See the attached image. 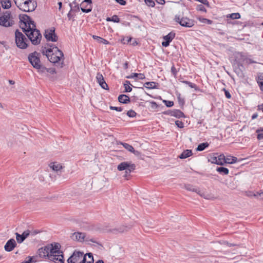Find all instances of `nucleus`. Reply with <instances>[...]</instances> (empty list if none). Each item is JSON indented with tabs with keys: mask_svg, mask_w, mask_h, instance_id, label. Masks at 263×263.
I'll use <instances>...</instances> for the list:
<instances>
[{
	"mask_svg": "<svg viewBox=\"0 0 263 263\" xmlns=\"http://www.w3.org/2000/svg\"><path fill=\"white\" fill-rule=\"evenodd\" d=\"M42 53L45 55L49 61L54 64H58L60 68L63 67L64 54L59 48L53 45H50V48H45L42 50Z\"/></svg>",
	"mask_w": 263,
	"mask_h": 263,
	"instance_id": "obj_1",
	"label": "nucleus"
},
{
	"mask_svg": "<svg viewBox=\"0 0 263 263\" xmlns=\"http://www.w3.org/2000/svg\"><path fill=\"white\" fill-rule=\"evenodd\" d=\"M49 252V259L55 263H64L63 252L60 250L61 245L59 243L47 245Z\"/></svg>",
	"mask_w": 263,
	"mask_h": 263,
	"instance_id": "obj_2",
	"label": "nucleus"
},
{
	"mask_svg": "<svg viewBox=\"0 0 263 263\" xmlns=\"http://www.w3.org/2000/svg\"><path fill=\"white\" fill-rule=\"evenodd\" d=\"M93 257L92 253L85 255L80 251H74L68 259V263H93Z\"/></svg>",
	"mask_w": 263,
	"mask_h": 263,
	"instance_id": "obj_3",
	"label": "nucleus"
},
{
	"mask_svg": "<svg viewBox=\"0 0 263 263\" xmlns=\"http://www.w3.org/2000/svg\"><path fill=\"white\" fill-rule=\"evenodd\" d=\"M22 29L32 44L36 45L40 43L42 35L39 30L31 29V28H29V29H26L23 27H22Z\"/></svg>",
	"mask_w": 263,
	"mask_h": 263,
	"instance_id": "obj_4",
	"label": "nucleus"
},
{
	"mask_svg": "<svg viewBox=\"0 0 263 263\" xmlns=\"http://www.w3.org/2000/svg\"><path fill=\"white\" fill-rule=\"evenodd\" d=\"M18 8L24 12H32L36 8V2L34 0H22V2L18 5L15 0H14Z\"/></svg>",
	"mask_w": 263,
	"mask_h": 263,
	"instance_id": "obj_5",
	"label": "nucleus"
},
{
	"mask_svg": "<svg viewBox=\"0 0 263 263\" xmlns=\"http://www.w3.org/2000/svg\"><path fill=\"white\" fill-rule=\"evenodd\" d=\"M71 238L73 240H77L80 242H82L84 240L86 241H91L101 247H103L101 243L98 240V239L87 237L86 234L84 233L74 232L72 234Z\"/></svg>",
	"mask_w": 263,
	"mask_h": 263,
	"instance_id": "obj_6",
	"label": "nucleus"
},
{
	"mask_svg": "<svg viewBox=\"0 0 263 263\" xmlns=\"http://www.w3.org/2000/svg\"><path fill=\"white\" fill-rule=\"evenodd\" d=\"M15 40L18 48L20 49H26L27 47V39L18 30H16L15 32Z\"/></svg>",
	"mask_w": 263,
	"mask_h": 263,
	"instance_id": "obj_7",
	"label": "nucleus"
},
{
	"mask_svg": "<svg viewBox=\"0 0 263 263\" xmlns=\"http://www.w3.org/2000/svg\"><path fill=\"white\" fill-rule=\"evenodd\" d=\"M40 53L35 51L28 55V61L32 66L35 69L40 68L41 65L40 59Z\"/></svg>",
	"mask_w": 263,
	"mask_h": 263,
	"instance_id": "obj_8",
	"label": "nucleus"
},
{
	"mask_svg": "<svg viewBox=\"0 0 263 263\" xmlns=\"http://www.w3.org/2000/svg\"><path fill=\"white\" fill-rule=\"evenodd\" d=\"M11 13L9 11H6L3 15L0 17V25L5 27L12 26L14 24V21L11 19Z\"/></svg>",
	"mask_w": 263,
	"mask_h": 263,
	"instance_id": "obj_9",
	"label": "nucleus"
},
{
	"mask_svg": "<svg viewBox=\"0 0 263 263\" xmlns=\"http://www.w3.org/2000/svg\"><path fill=\"white\" fill-rule=\"evenodd\" d=\"M175 20L179 23L181 26L190 28L195 24V21L186 17H180L179 16H175Z\"/></svg>",
	"mask_w": 263,
	"mask_h": 263,
	"instance_id": "obj_10",
	"label": "nucleus"
},
{
	"mask_svg": "<svg viewBox=\"0 0 263 263\" xmlns=\"http://www.w3.org/2000/svg\"><path fill=\"white\" fill-rule=\"evenodd\" d=\"M44 36L47 41L57 42L58 39V37L55 33V29L54 28L45 30Z\"/></svg>",
	"mask_w": 263,
	"mask_h": 263,
	"instance_id": "obj_11",
	"label": "nucleus"
},
{
	"mask_svg": "<svg viewBox=\"0 0 263 263\" xmlns=\"http://www.w3.org/2000/svg\"><path fill=\"white\" fill-rule=\"evenodd\" d=\"M92 3L91 0H84L81 4V10L83 12L88 13L91 11L92 7L90 4Z\"/></svg>",
	"mask_w": 263,
	"mask_h": 263,
	"instance_id": "obj_12",
	"label": "nucleus"
},
{
	"mask_svg": "<svg viewBox=\"0 0 263 263\" xmlns=\"http://www.w3.org/2000/svg\"><path fill=\"white\" fill-rule=\"evenodd\" d=\"M96 79H97V82H98V83L103 89H104L105 90L109 89L108 85L105 82L104 77L101 73H100V72L97 73V76H96Z\"/></svg>",
	"mask_w": 263,
	"mask_h": 263,
	"instance_id": "obj_13",
	"label": "nucleus"
},
{
	"mask_svg": "<svg viewBox=\"0 0 263 263\" xmlns=\"http://www.w3.org/2000/svg\"><path fill=\"white\" fill-rule=\"evenodd\" d=\"M225 159V156L224 155H220L218 157L216 156H212L211 157L209 161L211 162L212 163L220 165H222L224 164V160Z\"/></svg>",
	"mask_w": 263,
	"mask_h": 263,
	"instance_id": "obj_14",
	"label": "nucleus"
},
{
	"mask_svg": "<svg viewBox=\"0 0 263 263\" xmlns=\"http://www.w3.org/2000/svg\"><path fill=\"white\" fill-rule=\"evenodd\" d=\"M175 36V33L172 31L170 32L166 35H165L163 37V39L165 40V41L162 42V45L163 47H166L169 46L170 43L172 42V41L174 39Z\"/></svg>",
	"mask_w": 263,
	"mask_h": 263,
	"instance_id": "obj_15",
	"label": "nucleus"
},
{
	"mask_svg": "<svg viewBox=\"0 0 263 263\" xmlns=\"http://www.w3.org/2000/svg\"><path fill=\"white\" fill-rule=\"evenodd\" d=\"M130 167V169L136 168L135 164L130 162H123L120 163L117 166V169L120 171L126 170Z\"/></svg>",
	"mask_w": 263,
	"mask_h": 263,
	"instance_id": "obj_16",
	"label": "nucleus"
},
{
	"mask_svg": "<svg viewBox=\"0 0 263 263\" xmlns=\"http://www.w3.org/2000/svg\"><path fill=\"white\" fill-rule=\"evenodd\" d=\"M184 188L186 190H187L189 191H191V192H193L197 193L200 196L203 197L204 198L209 199V198H208V197L205 196L204 193H202L199 190V189L195 188L193 185H192L191 184H185V185H184Z\"/></svg>",
	"mask_w": 263,
	"mask_h": 263,
	"instance_id": "obj_17",
	"label": "nucleus"
},
{
	"mask_svg": "<svg viewBox=\"0 0 263 263\" xmlns=\"http://www.w3.org/2000/svg\"><path fill=\"white\" fill-rule=\"evenodd\" d=\"M16 246V242L15 240L14 239L11 238L7 241L4 246V248L5 251L10 252L12 251Z\"/></svg>",
	"mask_w": 263,
	"mask_h": 263,
	"instance_id": "obj_18",
	"label": "nucleus"
},
{
	"mask_svg": "<svg viewBox=\"0 0 263 263\" xmlns=\"http://www.w3.org/2000/svg\"><path fill=\"white\" fill-rule=\"evenodd\" d=\"M30 231L29 230L25 231L22 235L16 233V239L18 243L23 242L24 240L30 235Z\"/></svg>",
	"mask_w": 263,
	"mask_h": 263,
	"instance_id": "obj_19",
	"label": "nucleus"
},
{
	"mask_svg": "<svg viewBox=\"0 0 263 263\" xmlns=\"http://www.w3.org/2000/svg\"><path fill=\"white\" fill-rule=\"evenodd\" d=\"M47 245L40 248L37 250V254L41 258L48 257L49 258V252L48 250Z\"/></svg>",
	"mask_w": 263,
	"mask_h": 263,
	"instance_id": "obj_20",
	"label": "nucleus"
},
{
	"mask_svg": "<svg viewBox=\"0 0 263 263\" xmlns=\"http://www.w3.org/2000/svg\"><path fill=\"white\" fill-rule=\"evenodd\" d=\"M49 167L52 168L53 171L57 173L63 168L62 165L57 162L50 163L49 164Z\"/></svg>",
	"mask_w": 263,
	"mask_h": 263,
	"instance_id": "obj_21",
	"label": "nucleus"
},
{
	"mask_svg": "<svg viewBox=\"0 0 263 263\" xmlns=\"http://www.w3.org/2000/svg\"><path fill=\"white\" fill-rule=\"evenodd\" d=\"M30 17L27 14H22L20 15V20L21 22V25H24L23 26L24 28L27 27V23H28V21H29Z\"/></svg>",
	"mask_w": 263,
	"mask_h": 263,
	"instance_id": "obj_22",
	"label": "nucleus"
},
{
	"mask_svg": "<svg viewBox=\"0 0 263 263\" xmlns=\"http://www.w3.org/2000/svg\"><path fill=\"white\" fill-rule=\"evenodd\" d=\"M119 102L123 104H127L130 102V98L126 95H120L118 97Z\"/></svg>",
	"mask_w": 263,
	"mask_h": 263,
	"instance_id": "obj_23",
	"label": "nucleus"
},
{
	"mask_svg": "<svg viewBox=\"0 0 263 263\" xmlns=\"http://www.w3.org/2000/svg\"><path fill=\"white\" fill-rule=\"evenodd\" d=\"M171 116L176 117L177 118H180L184 117L183 112L178 109H174L172 110V111L171 112Z\"/></svg>",
	"mask_w": 263,
	"mask_h": 263,
	"instance_id": "obj_24",
	"label": "nucleus"
},
{
	"mask_svg": "<svg viewBox=\"0 0 263 263\" xmlns=\"http://www.w3.org/2000/svg\"><path fill=\"white\" fill-rule=\"evenodd\" d=\"M237 161V158L236 157L229 156L225 157L224 160V163L233 164Z\"/></svg>",
	"mask_w": 263,
	"mask_h": 263,
	"instance_id": "obj_25",
	"label": "nucleus"
},
{
	"mask_svg": "<svg viewBox=\"0 0 263 263\" xmlns=\"http://www.w3.org/2000/svg\"><path fill=\"white\" fill-rule=\"evenodd\" d=\"M193 154L192 151L190 149H186L179 156L180 159H185L186 158Z\"/></svg>",
	"mask_w": 263,
	"mask_h": 263,
	"instance_id": "obj_26",
	"label": "nucleus"
},
{
	"mask_svg": "<svg viewBox=\"0 0 263 263\" xmlns=\"http://www.w3.org/2000/svg\"><path fill=\"white\" fill-rule=\"evenodd\" d=\"M2 7L5 9H9L11 6V3L10 0H1L0 1Z\"/></svg>",
	"mask_w": 263,
	"mask_h": 263,
	"instance_id": "obj_27",
	"label": "nucleus"
},
{
	"mask_svg": "<svg viewBox=\"0 0 263 263\" xmlns=\"http://www.w3.org/2000/svg\"><path fill=\"white\" fill-rule=\"evenodd\" d=\"M92 38L97 40L100 43H102L105 45L109 44V42L108 41L100 36L93 35H92Z\"/></svg>",
	"mask_w": 263,
	"mask_h": 263,
	"instance_id": "obj_28",
	"label": "nucleus"
},
{
	"mask_svg": "<svg viewBox=\"0 0 263 263\" xmlns=\"http://www.w3.org/2000/svg\"><path fill=\"white\" fill-rule=\"evenodd\" d=\"M216 171L222 175H228L229 173V169L224 167H217Z\"/></svg>",
	"mask_w": 263,
	"mask_h": 263,
	"instance_id": "obj_29",
	"label": "nucleus"
},
{
	"mask_svg": "<svg viewBox=\"0 0 263 263\" xmlns=\"http://www.w3.org/2000/svg\"><path fill=\"white\" fill-rule=\"evenodd\" d=\"M144 86L147 89H153L156 88L157 87L156 83L155 82H146L144 84Z\"/></svg>",
	"mask_w": 263,
	"mask_h": 263,
	"instance_id": "obj_30",
	"label": "nucleus"
},
{
	"mask_svg": "<svg viewBox=\"0 0 263 263\" xmlns=\"http://www.w3.org/2000/svg\"><path fill=\"white\" fill-rule=\"evenodd\" d=\"M240 14L239 13H231V14H228L227 16V18H230L232 20H235V19H239L240 18Z\"/></svg>",
	"mask_w": 263,
	"mask_h": 263,
	"instance_id": "obj_31",
	"label": "nucleus"
},
{
	"mask_svg": "<svg viewBox=\"0 0 263 263\" xmlns=\"http://www.w3.org/2000/svg\"><path fill=\"white\" fill-rule=\"evenodd\" d=\"M208 146L209 144L207 142L200 143L198 145V147L196 148V150L197 151H202Z\"/></svg>",
	"mask_w": 263,
	"mask_h": 263,
	"instance_id": "obj_32",
	"label": "nucleus"
},
{
	"mask_svg": "<svg viewBox=\"0 0 263 263\" xmlns=\"http://www.w3.org/2000/svg\"><path fill=\"white\" fill-rule=\"evenodd\" d=\"M29 28H31V29H35V24L33 21H32L30 17L29 21H28V23H27V27L26 28V29H29Z\"/></svg>",
	"mask_w": 263,
	"mask_h": 263,
	"instance_id": "obj_33",
	"label": "nucleus"
},
{
	"mask_svg": "<svg viewBox=\"0 0 263 263\" xmlns=\"http://www.w3.org/2000/svg\"><path fill=\"white\" fill-rule=\"evenodd\" d=\"M182 83L188 85L189 86H190L191 88H194L195 90H199V88L198 87V86L194 83H193L187 81H183Z\"/></svg>",
	"mask_w": 263,
	"mask_h": 263,
	"instance_id": "obj_34",
	"label": "nucleus"
},
{
	"mask_svg": "<svg viewBox=\"0 0 263 263\" xmlns=\"http://www.w3.org/2000/svg\"><path fill=\"white\" fill-rule=\"evenodd\" d=\"M197 19L200 22L203 24H212L213 23V21L212 20L205 18H203L201 17H197Z\"/></svg>",
	"mask_w": 263,
	"mask_h": 263,
	"instance_id": "obj_35",
	"label": "nucleus"
},
{
	"mask_svg": "<svg viewBox=\"0 0 263 263\" xmlns=\"http://www.w3.org/2000/svg\"><path fill=\"white\" fill-rule=\"evenodd\" d=\"M257 83L260 89L263 91V75L260 74L258 76Z\"/></svg>",
	"mask_w": 263,
	"mask_h": 263,
	"instance_id": "obj_36",
	"label": "nucleus"
},
{
	"mask_svg": "<svg viewBox=\"0 0 263 263\" xmlns=\"http://www.w3.org/2000/svg\"><path fill=\"white\" fill-rule=\"evenodd\" d=\"M121 144L129 152H132V151H134V147L131 145L125 143H121Z\"/></svg>",
	"mask_w": 263,
	"mask_h": 263,
	"instance_id": "obj_37",
	"label": "nucleus"
},
{
	"mask_svg": "<svg viewBox=\"0 0 263 263\" xmlns=\"http://www.w3.org/2000/svg\"><path fill=\"white\" fill-rule=\"evenodd\" d=\"M69 6L70 7L71 11H72L76 12H78L80 10L79 4H77L75 6H72V3H69Z\"/></svg>",
	"mask_w": 263,
	"mask_h": 263,
	"instance_id": "obj_38",
	"label": "nucleus"
},
{
	"mask_svg": "<svg viewBox=\"0 0 263 263\" xmlns=\"http://www.w3.org/2000/svg\"><path fill=\"white\" fill-rule=\"evenodd\" d=\"M36 69L38 70V72L41 73H46L47 72L48 68L45 67V66L41 65L40 68H37Z\"/></svg>",
	"mask_w": 263,
	"mask_h": 263,
	"instance_id": "obj_39",
	"label": "nucleus"
},
{
	"mask_svg": "<svg viewBox=\"0 0 263 263\" xmlns=\"http://www.w3.org/2000/svg\"><path fill=\"white\" fill-rule=\"evenodd\" d=\"M135 170V168H133L132 170L130 169V167L127 168V170H125V174L124 175L123 177L126 178V180H128L127 177L130 175V173L134 171Z\"/></svg>",
	"mask_w": 263,
	"mask_h": 263,
	"instance_id": "obj_40",
	"label": "nucleus"
},
{
	"mask_svg": "<svg viewBox=\"0 0 263 263\" xmlns=\"http://www.w3.org/2000/svg\"><path fill=\"white\" fill-rule=\"evenodd\" d=\"M136 115H137L136 112L132 109L128 110L127 112V115L129 117H132V118L135 117H136Z\"/></svg>",
	"mask_w": 263,
	"mask_h": 263,
	"instance_id": "obj_41",
	"label": "nucleus"
},
{
	"mask_svg": "<svg viewBox=\"0 0 263 263\" xmlns=\"http://www.w3.org/2000/svg\"><path fill=\"white\" fill-rule=\"evenodd\" d=\"M145 4L149 7H154L155 5V2L153 0H144Z\"/></svg>",
	"mask_w": 263,
	"mask_h": 263,
	"instance_id": "obj_42",
	"label": "nucleus"
},
{
	"mask_svg": "<svg viewBox=\"0 0 263 263\" xmlns=\"http://www.w3.org/2000/svg\"><path fill=\"white\" fill-rule=\"evenodd\" d=\"M197 10L198 11H202V12H206V10L205 8L201 4L198 5L197 6Z\"/></svg>",
	"mask_w": 263,
	"mask_h": 263,
	"instance_id": "obj_43",
	"label": "nucleus"
},
{
	"mask_svg": "<svg viewBox=\"0 0 263 263\" xmlns=\"http://www.w3.org/2000/svg\"><path fill=\"white\" fill-rule=\"evenodd\" d=\"M177 99H178V102H179V104L180 105H182V106L183 105V104L184 103V100L183 98H182L181 97L180 94H179L177 96Z\"/></svg>",
	"mask_w": 263,
	"mask_h": 263,
	"instance_id": "obj_44",
	"label": "nucleus"
},
{
	"mask_svg": "<svg viewBox=\"0 0 263 263\" xmlns=\"http://www.w3.org/2000/svg\"><path fill=\"white\" fill-rule=\"evenodd\" d=\"M175 124L176 125L179 127V128H183L184 127V124L183 123L179 120H177L175 121Z\"/></svg>",
	"mask_w": 263,
	"mask_h": 263,
	"instance_id": "obj_45",
	"label": "nucleus"
},
{
	"mask_svg": "<svg viewBox=\"0 0 263 263\" xmlns=\"http://www.w3.org/2000/svg\"><path fill=\"white\" fill-rule=\"evenodd\" d=\"M163 102L167 107H170L174 105V102L171 101L164 100Z\"/></svg>",
	"mask_w": 263,
	"mask_h": 263,
	"instance_id": "obj_46",
	"label": "nucleus"
},
{
	"mask_svg": "<svg viewBox=\"0 0 263 263\" xmlns=\"http://www.w3.org/2000/svg\"><path fill=\"white\" fill-rule=\"evenodd\" d=\"M111 22H115V23H119L120 22V18L119 17L116 15H114L112 17H111Z\"/></svg>",
	"mask_w": 263,
	"mask_h": 263,
	"instance_id": "obj_47",
	"label": "nucleus"
},
{
	"mask_svg": "<svg viewBox=\"0 0 263 263\" xmlns=\"http://www.w3.org/2000/svg\"><path fill=\"white\" fill-rule=\"evenodd\" d=\"M110 109L111 110H116L117 111H122L123 110V109L121 107L111 106H110Z\"/></svg>",
	"mask_w": 263,
	"mask_h": 263,
	"instance_id": "obj_48",
	"label": "nucleus"
},
{
	"mask_svg": "<svg viewBox=\"0 0 263 263\" xmlns=\"http://www.w3.org/2000/svg\"><path fill=\"white\" fill-rule=\"evenodd\" d=\"M151 104V107L152 109H156L158 107V105L157 104L156 102L154 101H152L150 102Z\"/></svg>",
	"mask_w": 263,
	"mask_h": 263,
	"instance_id": "obj_49",
	"label": "nucleus"
},
{
	"mask_svg": "<svg viewBox=\"0 0 263 263\" xmlns=\"http://www.w3.org/2000/svg\"><path fill=\"white\" fill-rule=\"evenodd\" d=\"M47 73H50L51 74H54L56 73V71H55V68H48Z\"/></svg>",
	"mask_w": 263,
	"mask_h": 263,
	"instance_id": "obj_50",
	"label": "nucleus"
},
{
	"mask_svg": "<svg viewBox=\"0 0 263 263\" xmlns=\"http://www.w3.org/2000/svg\"><path fill=\"white\" fill-rule=\"evenodd\" d=\"M223 90L224 91V93H225V96H226V98L228 99H230L231 98V95L230 93L229 92V91L224 88L223 89Z\"/></svg>",
	"mask_w": 263,
	"mask_h": 263,
	"instance_id": "obj_51",
	"label": "nucleus"
},
{
	"mask_svg": "<svg viewBox=\"0 0 263 263\" xmlns=\"http://www.w3.org/2000/svg\"><path fill=\"white\" fill-rule=\"evenodd\" d=\"M124 86V88H125L124 92H129L132 91V88L130 86V85Z\"/></svg>",
	"mask_w": 263,
	"mask_h": 263,
	"instance_id": "obj_52",
	"label": "nucleus"
},
{
	"mask_svg": "<svg viewBox=\"0 0 263 263\" xmlns=\"http://www.w3.org/2000/svg\"><path fill=\"white\" fill-rule=\"evenodd\" d=\"M171 72L173 73V74L175 76L177 74V70L174 65L171 67Z\"/></svg>",
	"mask_w": 263,
	"mask_h": 263,
	"instance_id": "obj_53",
	"label": "nucleus"
},
{
	"mask_svg": "<svg viewBox=\"0 0 263 263\" xmlns=\"http://www.w3.org/2000/svg\"><path fill=\"white\" fill-rule=\"evenodd\" d=\"M138 77V73H132L131 74V75H130L129 76H127L126 78H127V79H132V78H135V77Z\"/></svg>",
	"mask_w": 263,
	"mask_h": 263,
	"instance_id": "obj_54",
	"label": "nucleus"
},
{
	"mask_svg": "<svg viewBox=\"0 0 263 263\" xmlns=\"http://www.w3.org/2000/svg\"><path fill=\"white\" fill-rule=\"evenodd\" d=\"M198 2H200L201 3L204 4L205 5H206L208 6H209V3L207 0H200V1H198Z\"/></svg>",
	"mask_w": 263,
	"mask_h": 263,
	"instance_id": "obj_55",
	"label": "nucleus"
},
{
	"mask_svg": "<svg viewBox=\"0 0 263 263\" xmlns=\"http://www.w3.org/2000/svg\"><path fill=\"white\" fill-rule=\"evenodd\" d=\"M137 78L140 80H143L145 78V76L143 73H138Z\"/></svg>",
	"mask_w": 263,
	"mask_h": 263,
	"instance_id": "obj_56",
	"label": "nucleus"
},
{
	"mask_svg": "<svg viewBox=\"0 0 263 263\" xmlns=\"http://www.w3.org/2000/svg\"><path fill=\"white\" fill-rule=\"evenodd\" d=\"M118 3L120 4L121 5H125L126 4V2L124 0H115Z\"/></svg>",
	"mask_w": 263,
	"mask_h": 263,
	"instance_id": "obj_57",
	"label": "nucleus"
},
{
	"mask_svg": "<svg viewBox=\"0 0 263 263\" xmlns=\"http://www.w3.org/2000/svg\"><path fill=\"white\" fill-rule=\"evenodd\" d=\"M71 12H72V11H71L70 9L69 12L67 14V17L69 20H71L72 18L74 17L73 15L71 14Z\"/></svg>",
	"mask_w": 263,
	"mask_h": 263,
	"instance_id": "obj_58",
	"label": "nucleus"
},
{
	"mask_svg": "<svg viewBox=\"0 0 263 263\" xmlns=\"http://www.w3.org/2000/svg\"><path fill=\"white\" fill-rule=\"evenodd\" d=\"M133 153L135 155L137 156H139L141 155V153L138 151H135L134 149V151H132Z\"/></svg>",
	"mask_w": 263,
	"mask_h": 263,
	"instance_id": "obj_59",
	"label": "nucleus"
},
{
	"mask_svg": "<svg viewBox=\"0 0 263 263\" xmlns=\"http://www.w3.org/2000/svg\"><path fill=\"white\" fill-rule=\"evenodd\" d=\"M226 244H227V245L228 246V247H233V246H236L237 245L236 244H235V243H229L228 242V241H226L224 242Z\"/></svg>",
	"mask_w": 263,
	"mask_h": 263,
	"instance_id": "obj_60",
	"label": "nucleus"
},
{
	"mask_svg": "<svg viewBox=\"0 0 263 263\" xmlns=\"http://www.w3.org/2000/svg\"><path fill=\"white\" fill-rule=\"evenodd\" d=\"M257 139L259 140L263 139V133L258 134L257 135Z\"/></svg>",
	"mask_w": 263,
	"mask_h": 263,
	"instance_id": "obj_61",
	"label": "nucleus"
},
{
	"mask_svg": "<svg viewBox=\"0 0 263 263\" xmlns=\"http://www.w3.org/2000/svg\"><path fill=\"white\" fill-rule=\"evenodd\" d=\"M172 110H168L167 111H164L163 112V114L165 115H170L171 116V112H172Z\"/></svg>",
	"mask_w": 263,
	"mask_h": 263,
	"instance_id": "obj_62",
	"label": "nucleus"
},
{
	"mask_svg": "<svg viewBox=\"0 0 263 263\" xmlns=\"http://www.w3.org/2000/svg\"><path fill=\"white\" fill-rule=\"evenodd\" d=\"M156 1L160 4H164L165 3L164 0H156Z\"/></svg>",
	"mask_w": 263,
	"mask_h": 263,
	"instance_id": "obj_63",
	"label": "nucleus"
},
{
	"mask_svg": "<svg viewBox=\"0 0 263 263\" xmlns=\"http://www.w3.org/2000/svg\"><path fill=\"white\" fill-rule=\"evenodd\" d=\"M258 109L261 110L263 111V103L258 106Z\"/></svg>",
	"mask_w": 263,
	"mask_h": 263,
	"instance_id": "obj_64",
	"label": "nucleus"
}]
</instances>
